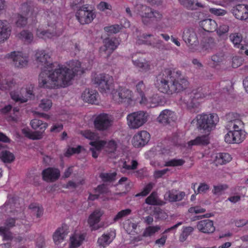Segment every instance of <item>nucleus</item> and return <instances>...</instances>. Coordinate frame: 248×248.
Listing matches in <instances>:
<instances>
[{
	"label": "nucleus",
	"instance_id": "f257e3e1",
	"mask_svg": "<svg viewBox=\"0 0 248 248\" xmlns=\"http://www.w3.org/2000/svg\"><path fill=\"white\" fill-rule=\"evenodd\" d=\"M37 67L42 71L39 76L38 84L41 88L58 89L66 87L76 75H81L84 71L77 60L70 62L71 69L66 67H56L50 53L44 50H38L35 54Z\"/></svg>",
	"mask_w": 248,
	"mask_h": 248
},
{
	"label": "nucleus",
	"instance_id": "f03ea898",
	"mask_svg": "<svg viewBox=\"0 0 248 248\" xmlns=\"http://www.w3.org/2000/svg\"><path fill=\"white\" fill-rule=\"evenodd\" d=\"M155 85L161 92L172 94L186 89L188 85V82L184 78H174L172 76L171 71L166 69L157 76Z\"/></svg>",
	"mask_w": 248,
	"mask_h": 248
},
{
	"label": "nucleus",
	"instance_id": "7ed1b4c3",
	"mask_svg": "<svg viewBox=\"0 0 248 248\" xmlns=\"http://www.w3.org/2000/svg\"><path fill=\"white\" fill-rule=\"evenodd\" d=\"M195 120L197 122V127L198 129L210 132L215 127L218 122L219 118L216 113H203L197 115L196 118L192 121V123Z\"/></svg>",
	"mask_w": 248,
	"mask_h": 248
},
{
	"label": "nucleus",
	"instance_id": "20e7f679",
	"mask_svg": "<svg viewBox=\"0 0 248 248\" xmlns=\"http://www.w3.org/2000/svg\"><path fill=\"white\" fill-rule=\"evenodd\" d=\"M148 119V115L143 111L134 112L127 116V124L130 129H138L142 126Z\"/></svg>",
	"mask_w": 248,
	"mask_h": 248
},
{
	"label": "nucleus",
	"instance_id": "39448f33",
	"mask_svg": "<svg viewBox=\"0 0 248 248\" xmlns=\"http://www.w3.org/2000/svg\"><path fill=\"white\" fill-rule=\"evenodd\" d=\"M113 123V117L107 113H100L95 117L93 121L94 128L100 131L109 129Z\"/></svg>",
	"mask_w": 248,
	"mask_h": 248
},
{
	"label": "nucleus",
	"instance_id": "423d86ee",
	"mask_svg": "<svg viewBox=\"0 0 248 248\" xmlns=\"http://www.w3.org/2000/svg\"><path fill=\"white\" fill-rule=\"evenodd\" d=\"M202 97V94L197 90L186 91L180 97L179 101L183 103L189 109L196 107L198 105V100Z\"/></svg>",
	"mask_w": 248,
	"mask_h": 248
},
{
	"label": "nucleus",
	"instance_id": "0eeeda50",
	"mask_svg": "<svg viewBox=\"0 0 248 248\" xmlns=\"http://www.w3.org/2000/svg\"><path fill=\"white\" fill-rule=\"evenodd\" d=\"M182 39L191 49H193L199 45L197 34L195 30L191 27H186L184 29Z\"/></svg>",
	"mask_w": 248,
	"mask_h": 248
},
{
	"label": "nucleus",
	"instance_id": "6e6552de",
	"mask_svg": "<svg viewBox=\"0 0 248 248\" xmlns=\"http://www.w3.org/2000/svg\"><path fill=\"white\" fill-rule=\"evenodd\" d=\"M94 83L99 88L102 93L110 91L112 85V77L108 75L100 74L94 79Z\"/></svg>",
	"mask_w": 248,
	"mask_h": 248
},
{
	"label": "nucleus",
	"instance_id": "1a4fd4ad",
	"mask_svg": "<svg viewBox=\"0 0 248 248\" xmlns=\"http://www.w3.org/2000/svg\"><path fill=\"white\" fill-rule=\"evenodd\" d=\"M87 9V7H80L76 14L78 20L82 25L91 23L95 16V15L92 11Z\"/></svg>",
	"mask_w": 248,
	"mask_h": 248
},
{
	"label": "nucleus",
	"instance_id": "9d476101",
	"mask_svg": "<svg viewBox=\"0 0 248 248\" xmlns=\"http://www.w3.org/2000/svg\"><path fill=\"white\" fill-rule=\"evenodd\" d=\"M113 98L115 101L119 103L124 102L129 103L132 100V92L127 89L120 88L113 93Z\"/></svg>",
	"mask_w": 248,
	"mask_h": 248
},
{
	"label": "nucleus",
	"instance_id": "9b49d317",
	"mask_svg": "<svg viewBox=\"0 0 248 248\" xmlns=\"http://www.w3.org/2000/svg\"><path fill=\"white\" fill-rule=\"evenodd\" d=\"M104 46L100 47V53L101 56L108 59L117 47L115 42L109 38L103 40Z\"/></svg>",
	"mask_w": 248,
	"mask_h": 248
},
{
	"label": "nucleus",
	"instance_id": "f8f14e48",
	"mask_svg": "<svg viewBox=\"0 0 248 248\" xmlns=\"http://www.w3.org/2000/svg\"><path fill=\"white\" fill-rule=\"evenodd\" d=\"M6 57L13 61V64L17 68H22L28 64L26 57H23L19 52L13 51L7 54Z\"/></svg>",
	"mask_w": 248,
	"mask_h": 248
},
{
	"label": "nucleus",
	"instance_id": "ddd939ff",
	"mask_svg": "<svg viewBox=\"0 0 248 248\" xmlns=\"http://www.w3.org/2000/svg\"><path fill=\"white\" fill-rule=\"evenodd\" d=\"M103 212L100 210H94L89 216L88 222L91 228L92 231H95L104 226V224H97L100 221V217Z\"/></svg>",
	"mask_w": 248,
	"mask_h": 248
},
{
	"label": "nucleus",
	"instance_id": "4468645a",
	"mask_svg": "<svg viewBox=\"0 0 248 248\" xmlns=\"http://www.w3.org/2000/svg\"><path fill=\"white\" fill-rule=\"evenodd\" d=\"M137 14L142 18V21L144 24L147 25L149 22L150 18L152 14L151 13V8L146 5L137 4L136 6Z\"/></svg>",
	"mask_w": 248,
	"mask_h": 248
},
{
	"label": "nucleus",
	"instance_id": "2eb2a0df",
	"mask_svg": "<svg viewBox=\"0 0 248 248\" xmlns=\"http://www.w3.org/2000/svg\"><path fill=\"white\" fill-rule=\"evenodd\" d=\"M150 136L147 132L141 131L134 136L132 141L133 145L136 147L145 145L149 141Z\"/></svg>",
	"mask_w": 248,
	"mask_h": 248
},
{
	"label": "nucleus",
	"instance_id": "dca6fc26",
	"mask_svg": "<svg viewBox=\"0 0 248 248\" xmlns=\"http://www.w3.org/2000/svg\"><path fill=\"white\" fill-rule=\"evenodd\" d=\"M232 13L236 18L246 20L248 18V6L238 4L233 8Z\"/></svg>",
	"mask_w": 248,
	"mask_h": 248
},
{
	"label": "nucleus",
	"instance_id": "f3484780",
	"mask_svg": "<svg viewBox=\"0 0 248 248\" xmlns=\"http://www.w3.org/2000/svg\"><path fill=\"white\" fill-rule=\"evenodd\" d=\"M42 174L45 181L54 182L59 178L60 172L58 169L48 168L43 170Z\"/></svg>",
	"mask_w": 248,
	"mask_h": 248
},
{
	"label": "nucleus",
	"instance_id": "a211bd4d",
	"mask_svg": "<svg viewBox=\"0 0 248 248\" xmlns=\"http://www.w3.org/2000/svg\"><path fill=\"white\" fill-rule=\"evenodd\" d=\"M197 227L200 232L205 233H213L215 231L213 221L210 219H205L199 221Z\"/></svg>",
	"mask_w": 248,
	"mask_h": 248
},
{
	"label": "nucleus",
	"instance_id": "6ab92c4d",
	"mask_svg": "<svg viewBox=\"0 0 248 248\" xmlns=\"http://www.w3.org/2000/svg\"><path fill=\"white\" fill-rule=\"evenodd\" d=\"M68 233V228L66 225L59 228L54 233L53 240L56 245H59L64 240Z\"/></svg>",
	"mask_w": 248,
	"mask_h": 248
},
{
	"label": "nucleus",
	"instance_id": "aec40b11",
	"mask_svg": "<svg viewBox=\"0 0 248 248\" xmlns=\"http://www.w3.org/2000/svg\"><path fill=\"white\" fill-rule=\"evenodd\" d=\"M98 93L97 91L93 90L86 89L82 93L81 98L83 101L89 103H95L97 101V96Z\"/></svg>",
	"mask_w": 248,
	"mask_h": 248
},
{
	"label": "nucleus",
	"instance_id": "412c9836",
	"mask_svg": "<svg viewBox=\"0 0 248 248\" xmlns=\"http://www.w3.org/2000/svg\"><path fill=\"white\" fill-rule=\"evenodd\" d=\"M11 28L6 21H0V43L6 40L10 36Z\"/></svg>",
	"mask_w": 248,
	"mask_h": 248
},
{
	"label": "nucleus",
	"instance_id": "4be33fe9",
	"mask_svg": "<svg viewBox=\"0 0 248 248\" xmlns=\"http://www.w3.org/2000/svg\"><path fill=\"white\" fill-rule=\"evenodd\" d=\"M16 82L13 78L0 75V90L1 91L10 90L15 86Z\"/></svg>",
	"mask_w": 248,
	"mask_h": 248
},
{
	"label": "nucleus",
	"instance_id": "5701e85b",
	"mask_svg": "<svg viewBox=\"0 0 248 248\" xmlns=\"http://www.w3.org/2000/svg\"><path fill=\"white\" fill-rule=\"evenodd\" d=\"M173 113L170 110H163L157 118V121L163 124H169L173 121Z\"/></svg>",
	"mask_w": 248,
	"mask_h": 248
},
{
	"label": "nucleus",
	"instance_id": "b1692460",
	"mask_svg": "<svg viewBox=\"0 0 248 248\" xmlns=\"http://www.w3.org/2000/svg\"><path fill=\"white\" fill-rule=\"evenodd\" d=\"M30 124L33 129L36 130L38 128L40 129V131H36L35 132L41 133L42 139L43 137V134L48 126L47 124L35 118L31 121Z\"/></svg>",
	"mask_w": 248,
	"mask_h": 248
},
{
	"label": "nucleus",
	"instance_id": "393cba45",
	"mask_svg": "<svg viewBox=\"0 0 248 248\" xmlns=\"http://www.w3.org/2000/svg\"><path fill=\"white\" fill-rule=\"evenodd\" d=\"M209 143V137L208 135H203L197 137L194 140L188 142V146L192 145H207Z\"/></svg>",
	"mask_w": 248,
	"mask_h": 248
},
{
	"label": "nucleus",
	"instance_id": "a878e982",
	"mask_svg": "<svg viewBox=\"0 0 248 248\" xmlns=\"http://www.w3.org/2000/svg\"><path fill=\"white\" fill-rule=\"evenodd\" d=\"M201 25L203 29L207 31L212 32L217 30V24L214 20L210 18L202 21Z\"/></svg>",
	"mask_w": 248,
	"mask_h": 248
},
{
	"label": "nucleus",
	"instance_id": "bb28decb",
	"mask_svg": "<svg viewBox=\"0 0 248 248\" xmlns=\"http://www.w3.org/2000/svg\"><path fill=\"white\" fill-rule=\"evenodd\" d=\"M232 159L231 155L227 153H218L217 154L216 158L214 160L216 165H223L229 162Z\"/></svg>",
	"mask_w": 248,
	"mask_h": 248
},
{
	"label": "nucleus",
	"instance_id": "cd10ccee",
	"mask_svg": "<svg viewBox=\"0 0 248 248\" xmlns=\"http://www.w3.org/2000/svg\"><path fill=\"white\" fill-rule=\"evenodd\" d=\"M185 196L184 192H181L179 194H175L170 191H168L165 195V198L170 202H175L181 201Z\"/></svg>",
	"mask_w": 248,
	"mask_h": 248
},
{
	"label": "nucleus",
	"instance_id": "c85d7f7f",
	"mask_svg": "<svg viewBox=\"0 0 248 248\" xmlns=\"http://www.w3.org/2000/svg\"><path fill=\"white\" fill-rule=\"evenodd\" d=\"M0 159L5 163H11L15 160V156L10 151L3 150L0 153Z\"/></svg>",
	"mask_w": 248,
	"mask_h": 248
},
{
	"label": "nucleus",
	"instance_id": "c756f323",
	"mask_svg": "<svg viewBox=\"0 0 248 248\" xmlns=\"http://www.w3.org/2000/svg\"><path fill=\"white\" fill-rule=\"evenodd\" d=\"M84 240V236L83 234L75 235L71 236L70 237V248H77L79 247Z\"/></svg>",
	"mask_w": 248,
	"mask_h": 248
},
{
	"label": "nucleus",
	"instance_id": "7c9ffc66",
	"mask_svg": "<svg viewBox=\"0 0 248 248\" xmlns=\"http://www.w3.org/2000/svg\"><path fill=\"white\" fill-rule=\"evenodd\" d=\"M22 133L25 137L33 140L41 139V133L38 132H31L28 128L22 129Z\"/></svg>",
	"mask_w": 248,
	"mask_h": 248
},
{
	"label": "nucleus",
	"instance_id": "2f4dec72",
	"mask_svg": "<svg viewBox=\"0 0 248 248\" xmlns=\"http://www.w3.org/2000/svg\"><path fill=\"white\" fill-rule=\"evenodd\" d=\"M110 234H104L97 240L99 246L104 248L106 245L109 244L112 240H110Z\"/></svg>",
	"mask_w": 248,
	"mask_h": 248
},
{
	"label": "nucleus",
	"instance_id": "473e14b6",
	"mask_svg": "<svg viewBox=\"0 0 248 248\" xmlns=\"http://www.w3.org/2000/svg\"><path fill=\"white\" fill-rule=\"evenodd\" d=\"M15 199L14 197L9 198L8 201L2 206L4 211L8 213L12 212L15 209Z\"/></svg>",
	"mask_w": 248,
	"mask_h": 248
},
{
	"label": "nucleus",
	"instance_id": "72a5a7b5",
	"mask_svg": "<svg viewBox=\"0 0 248 248\" xmlns=\"http://www.w3.org/2000/svg\"><path fill=\"white\" fill-rule=\"evenodd\" d=\"M18 37L25 41L30 43L32 42L33 36L32 33L27 30H23L18 34Z\"/></svg>",
	"mask_w": 248,
	"mask_h": 248
},
{
	"label": "nucleus",
	"instance_id": "f704fd0d",
	"mask_svg": "<svg viewBox=\"0 0 248 248\" xmlns=\"http://www.w3.org/2000/svg\"><path fill=\"white\" fill-rule=\"evenodd\" d=\"M7 228L0 227V235L2 236L4 240L11 241L14 238L13 233Z\"/></svg>",
	"mask_w": 248,
	"mask_h": 248
},
{
	"label": "nucleus",
	"instance_id": "c9c22d12",
	"mask_svg": "<svg viewBox=\"0 0 248 248\" xmlns=\"http://www.w3.org/2000/svg\"><path fill=\"white\" fill-rule=\"evenodd\" d=\"M234 135V140L235 143H239L244 140L245 137V132L242 130H232Z\"/></svg>",
	"mask_w": 248,
	"mask_h": 248
},
{
	"label": "nucleus",
	"instance_id": "e433bc0d",
	"mask_svg": "<svg viewBox=\"0 0 248 248\" xmlns=\"http://www.w3.org/2000/svg\"><path fill=\"white\" fill-rule=\"evenodd\" d=\"M160 229V227L159 226H149L145 229L142 234V236H150L155 234L156 232H157Z\"/></svg>",
	"mask_w": 248,
	"mask_h": 248
},
{
	"label": "nucleus",
	"instance_id": "4c0bfd02",
	"mask_svg": "<svg viewBox=\"0 0 248 248\" xmlns=\"http://www.w3.org/2000/svg\"><path fill=\"white\" fill-rule=\"evenodd\" d=\"M193 231L194 228L190 226L184 228L179 237L180 241L181 242H184L186 239L187 236H189Z\"/></svg>",
	"mask_w": 248,
	"mask_h": 248
},
{
	"label": "nucleus",
	"instance_id": "58836bf2",
	"mask_svg": "<svg viewBox=\"0 0 248 248\" xmlns=\"http://www.w3.org/2000/svg\"><path fill=\"white\" fill-rule=\"evenodd\" d=\"M29 208L31 213L36 216L37 217H40L43 215L42 208L37 206L35 203H31L29 205Z\"/></svg>",
	"mask_w": 248,
	"mask_h": 248
},
{
	"label": "nucleus",
	"instance_id": "ea45409f",
	"mask_svg": "<svg viewBox=\"0 0 248 248\" xmlns=\"http://www.w3.org/2000/svg\"><path fill=\"white\" fill-rule=\"evenodd\" d=\"M116 172L113 173H101L100 177L104 182H112L115 180Z\"/></svg>",
	"mask_w": 248,
	"mask_h": 248
},
{
	"label": "nucleus",
	"instance_id": "a19ab883",
	"mask_svg": "<svg viewBox=\"0 0 248 248\" xmlns=\"http://www.w3.org/2000/svg\"><path fill=\"white\" fill-rule=\"evenodd\" d=\"M90 144L95 148L98 152L102 150V149L107 144V142L105 140H97L91 141Z\"/></svg>",
	"mask_w": 248,
	"mask_h": 248
},
{
	"label": "nucleus",
	"instance_id": "79ce46f5",
	"mask_svg": "<svg viewBox=\"0 0 248 248\" xmlns=\"http://www.w3.org/2000/svg\"><path fill=\"white\" fill-rule=\"evenodd\" d=\"M179 1L181 5L189 10H195L197 9L194 6V0H179Z\"/></svg>",
	"mask_w": 248,
	"mask_h": 248
},
{
	"label": "nucleus",
	"instance_id": "37998d69",
	"mask_svg": "<svg viewBox=\"0 0 248 248\" xmlns=\"http://www.w3.org/2000/svg\"><path fill=\"white\" fill-rule=\"evenodd\" d=\"M133 62L135 65L140 68L141 71L146 72L150 69V65L147 62H141L139 60L133 61Z\"/></svg>",
	"mask_w": 248,
	"mask_h": 248
},
{
	"label": "nucleus",
	"instance_id": "c03bdc74",
	"mask_svg": "<svg viewBox=\"0 0 248 248\" xmlns=\"http://www.w3.org/2000/svg\"><path fill=\"white\" fill-rule=\"evenodd\" d=\"M131 213V210L130 209H126L124 210H121L113 218V222H116L119 220L122 219Z\"/></svg>",
	"mask_w": 248,
	"mask_h": 248
},
{
	"label": "nucleus",
	"instance_id": "a18cd8bd",
	"mask_svg": "<svg viewBox=\"0 0 248 248\" xmlns=\"http://www.w3.org/2000/svg\"><path fill=\"white\" fill-rule=\"evenodd\" d=\"M230 37L234 45L235 46H238V47H239L240 46V43L242 40L241 34L239 33H234L231 34Z\"/></svg>",
	"mask_w": 248,
	"mask_h": 248
},
{
	"label": "nucleus",
	"instance_id": "49530a36",
	"mask_svg": "<svg viewBox=\"0 0 248 248\" xmlns=\"http://www.w3.org/2000/svg\"><path fill=\"white\" fill-rule=\"evenodd\" d=\"M145 202L149 205H157V193L155 192H152L150 195L145 200Z\"/></svg>",
	"mask_w": 248,
	"mask_h": 248
},
{
	"label": "nucleus",
	"instance_id": "de8ad7c7",
	"mask_svg": "<svg viewBox=\"0 0 248 248\" xmlns=\"http://www.w3.org/2000/svg\"><path fill=\"white\" fill-rule=\"evenodd\" d=\"M136 89L137 92L139 93L141 97L142 100H145V97L144 94V90L145 89V86L144 84L143 81H140L136 85Z\"/></svg>",
	"mask_w": 248,
	"mask_h": 248
},
{
	"label": "nucleus",
	"instance_id": "09e8293b",
	"mask_svg": "<svg viewBox=\"0 0 248 248\" xmlns=\"http://www.w3.org/2000/svg\"><path fill=\"white\" fill-rule=\"evenodd\" d=\"M185 160L182 159H173L166 162L165 166H182L185 163Z\"/></svg>",
	"mask_w": 248,
	"mask_h": 248
},
{
	"label": "nucleus",
	"instance_id": "8fccbe9b",
	"mask_svg": "<svg viewBox=\"0 0 248 248\" xmlns=\"http://www.w3.org/2000/svg\"><path fill=\"white\" fill-rule=\"evenodd\" d=\"M52 106L51 101L48 99H43L41 100L39 107L45 111L49 110Z\"/></svg>",
	"mask_w": 248,
	"mask_h": 248
},
{
	"label": "nucleus",
	"instance_id": "3c124183",
	"mask_svg": "<svg viewBox=\"0 0 248 248\" xmlns=\"http://www.w3.org/2000/svg\"><path fill=\"white\" fill-rule=\"evenodd\" d=\"M227 188L228 186L226 185L215 186L212 192L215 195H220Z\"/></svg>",
	"mask_w": 248,
	"mask_h": 248
},
{
	"label": "nucleus",
	"instance_id": "603ef678",
	"mask_svg": "<svg viewBox=\"0 0 248 248\" xmlns=\"http://www.w3.org/2000/svg\"><path fill=\"white\" fill-rule=\"evenodd\" d=\"M10 96L12 99L15 100L16 102L25 103L28 100V98L20 97L19 94L15 91H13L10 93Z\"/></svg>",
	"mask_w": 248,
	"mask_h": 248
},
{
	"label": "nucleus",
	"instance_id": "864d4df0",
	"mask_svg": "<svg viewBox=\"0 0 248 248\" xmlns=\"http://www.w3.org/2000/svg\"><path fill=\"white\" fill-rule=\"evenodd\" d=\"M27 23V18L21 15H18L16 22V25L18 27H23Z\"/></svg>",
	"mask_w": 248,
	"mask_h": 248
},
{
	"label": "nucleus",
	"instance_id": "5fc2aeb1",
	"mask_svg": "<svg viewBox=\"0 0 248 248\" xmlns=\"http://www.w3.org/2000/svg\"><path fill=\"white\" fill-rule=\"evenodd\" d=\"M121 27L118 25H114L108 27H106L104 28V30L109 32V33H116L118 32L120 30Z\"/></svg>",
	"mask_w": 248,
	"mask_h": 248
},
{
	"label": "nucleus",
	"instance_id": "6e6d98bb",
	"mask_svg": "<svg viewBox=\"0 0 248 248\" xmlns=\"http://www.w3.org/2000/svg\"><path fill=\"white\" fill-rule=\"evenodd\" d=\"M212 60L215 62H220L224 60V53L222 51H219L212 56Z\"/></svg>",
	"mask_w": 248,
	"mask_h": 248
},
{
	"label": "nucleus",
	"instance_id": "4d7b16f0",
	"mask_svg": "<svg viewBox=\"0 0 248 248\" xmlns=\"http://www.w3.org/2000/svg\"><path fill=\"white\" fill-rule=\"evenodd\" d=\"M153 187V184L152 183H150L147 184L145 187L144 188L143 191H142L140 193L137 194L136 196H145L147 194L149 193L152 189Z\"/></svg>",
	"mask_w": 248,
	"mask_h": 248
},
{
	"label": "nucleus",
	"instance_id": "13d9d810",
	"mask_svg": "<svg viewBox=\"0 0 248 248\" xmlns=\"http://www.w3.org/2000/svg\"><path fill=\"white\" fill-rule=\"evenodd\" d=\"M240 115L237 113L231 112L227 114L225 116V119L227 121L234 122L240 120Z\"/></svg>",
	"mask_w": 248,
	"mask_h": 248
},
{
	"label": "nucleus",
	"instance_id": "bf43d9fd",
	"mask_svg": "<svg viewBox=\"0 0 248 248\" xmlns=\"http://www.w3.org/2000/svg\"><path fill=\"white\" fill-rule=\"evenodd\" d=\"M117 148V144L114 140L109 141L106 146V151L108 153H114Z\"/></svg>",
	"mask_w": 248,
	"mask_h": 248
},
{
	"label": "nucleus",
	"instance_id": "052dcab7",
	"mask_svg": "<svg viewBox=\"0 0 248 248\" xmlns=\"http://www.w3.org/2000/svg\"><path fill=\"white\" fill-rule=\"evenodd\" d=\"M232 130L229 131L224 137L225 141L228 143H235Z\"/></svg>",
	"mask_w": 248,
	"mask_h": 248
},
{
	"label": "nucleus",
	"instance_id": "680f3d73",
	"mask_svg": "<svg viewBox=\"0 0 248 248\" xmlns=\"http://www.w3.org/2000/svg\"><path fill=\"white\" fill-rule=\"evenodd\" d=\"M229 27L228 26L226 25H220L219 27L217 30V32L219 36H221L226 33H227L229 31Z\"/></svg>",
	"mask_w": 248,
	"mask_h": 248
},
{
	"label": "nucleus",
	"instance_id": "e2e57ef3",
	"mask_svg": "<svg viewBox=\"0 0 248 248\" xmlns=\"http://www.w3.org/2000/svg\"><path fill=\"white\" fill-rule=\"evenodd\" d=\"M16 219L14 218H8L5 220L4 222V226L2 227L7 228V230H9L11 228H12L15 226Z\"/></svg>",
	"mask_w": 248,
	"mask_h": 248
},
{
	"label": "nucleus",
	"instance_id": "0e129e2a",
	"mask_svg": "<svg viewBox=\"0 0 248 248\" xmlns=\"http://www.w3.org/2000/svg\"><path fill=\"white\" fill-rule=\"evenodd\" d=\"M81 146H78L77 148H69L65 152L64 155L65 156L69 157L72 154L75 153H79L80 152Z\"/></svg>",
	"mask_w": 248,
	"mask_h": 248
},
{
	"label": "nucleus",
	"instance_id": "69168bd1",
	"mask_svg": "<svg viewBox=\"0 0 248 248\" xmlns=\"http://www.w3.org/2000/svg\"><path fill=\"white\" fill-rule=\"evenodd\" d=\"M95 190L100 194H107L109 192L108 187L105 184L98 186Z\"/></svg>",
	"mask_w": 248,
	"mask_h": 248
},
{
	"label": "nucleus",
	"instance_id": "338daca9",
	"mask_svg": "<svg viewBox=\"0 0 248 248\" xmlns=\"http://www.w3.org/2000/svg\"><path fill=\"white\" fill-rule=\"evenodd\" d=\"M209 189V186L205 183H201L198 189L197 192L195 191V193L197 194L201 193H204Z\"/></svg>",
	"mask_w": 248,
	"mask_h": 248
},
{
	"label": "nucleus",
	"instance_id": "774afa93",
	"mask_svg": "<svg viewBox=\"0 0 248 248\" xmlns=\"http://www.w3.org/2000/svg\"><path fill=\"white\" fill-rule=\"evenodd\" d=\"M209 11L211 13L216 16H223L226 14L225 10L220 9L212 8L209 9Z\"/></svg>",
	"mask_w": 248,
	"mask_h": 248
}]
</instances>
